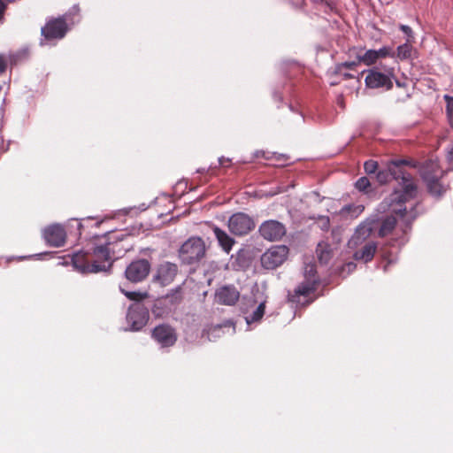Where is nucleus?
Instances as JSON below:
<instances>
[{
  "label": "nucleus",
  "mask_w": 453,
  "mask_h": 453,
  "mask_svg": "<svg viewBox=\"0 0 453 453\" xmlns=\"http://www.w3.org/2000/svg\"><path fill=\"white\" fill-rule=\"evenodd\" d=\"M111 243L94 247L88 251L58 256V265L72 266L81 273H96L108 271L111 265Z\"/></svg>",
  "instance_id": "1"
},
{
  "label": "nucleus",
  "mask_w": 453,
  "mask_h": 453,
  "mask_svg": "<svg viewBox=\"0 0 453 453\" xmlns=\"http://www.w3.org/2000/svg\"><path fill=\"white\" fill-rule=\"evenodd\" d=\"M404 165L416 167V164L411 161L401 159L390 161L386 169L379 170L376 173V179L380 184H386L391 179L398 181L401 190H395L391 195V202L396 203H403L409 199L415 197L417 194V186L415 185L412 176L404 169Z\"/></svg>",
  "instance_id": "2"
},
{
  "label": "nucleus",
  "mask_w": 453,
  "mask_h": 453,
  "mask_svg": "<svg viewBox=\"0 0 453 453\" xmlns=\"http://www.w3.org/2000/svg\"><path fill=\"white\" fill-rule=\"evenodd\" d=\"M419 171L431 195L441 196L446 191V187L441 182L444 171L441 169L437 160H426Z\"/></svg>",
  "instance_id": "3"
},
{
  "label": "nucleus",
  "mask_w": 453,
  "mask_h": 453,
  "mask_svg": "<svg viewBox=\"0 0 453 453\" xmlns=\"http://www.w3.org/2000/svg\"><path fill=\"white\" fill-rule=\"evenodd\" d=\"M206 252L204 242L200 237L187 240L179 250V256L184 264L191 265L200 261Z\"/></svg>",
  "instance_id": "4"
},
{
  "label": "nucleus",
  "mask_w": 453,
  "mask_h": 453,
  "mask_svg": "<svg viewBox=\"0 0 453 453\" xmlns=\"http://www.w3.org/2000/svg\"><path fill=\"white\" fill-rule=\"evenodd\" d=\"M393 80H395L394 69H388L387 73H382L380 68L373 67L367 71L365 82L369 88H385L390 90L393 88Z\"/></svg>",
  "instance_id": "5"
},
{
  "label": "nucleus",
  "mask_w": 453,
  "mask_h": 453,
  "mask_svg": "<svg viewBox=\"0 0 453 453\" xmlns=\"http://www.w3.org/2000/svg\"><path fill=\"white\" fill-rule=\"evenodd\" d=\"M83 226L78 219H72L64 225H58V248L73 246L81 235Z\"/></svg>",
  "instance_id": "6"
},
{
  "label": "nucleus",
  "mask_w": 453,
  "mask_h": 453,
  "mask_svg": "<svg viewBox=\"0 0 453 453\" xmlns=\"http://www.w3.org/2000/svg\"><path fill=\"white\" fill-rule=\"evenodd\" d=\"M288 248L285 245H277L270 248L261 257V265L264 268L273 270L281 265L287 259Z\"/></svg>",
  "instance_id": "7"
},
{
  "label": "nucleus",
  "mask_w": 453,
  "mask_h": 453,
  "mask_svg": "<svg viewBox=\"0 0 453 453\" xmlns=\"http://www.w3.org/2000/svg\"><path fill=\"white\" fill-rule=\"evenodd\" d=\"M377 225V219H366L362 221L355 229L354 234L348 242L349 249H357L364 242H368V238L373 233Z\"/></svg>",
  "instance_id": "8"
},
{
  "label": "nucleus",
  "mask_w": 453,
  "mask_h": 453,
  "mask_svg": "<svg viewBox=\"0 0 453 453\" xmlns=\"http://www.w3.org/2000/svg\"><path fill=\"white\" fill-rule=\"evenodd\" d=\"M351 51L356 52V58L359 62L368 66L376 64L380 59L387 57L395 58V52L392 48L388 46H384L379 50H367L365 52L353 48L350 50V52Z\"/></svg>",
  "instance_id": "9"
},
{
  "label": "nucleus",
  "mask_w": 453,
  "mask_h": 453,
  "mask_svg": "<svg viewBox=\"0 0 453 453\" xmlns=\"http://www.w3.org/2000/svg\"><path fill=\"white\" fill-rule=\"evenodd\" d=\"M228 228L234 235H246L255 228V222L249 215L237 212L229 218Z\"/></svg>",
  "instance_id": "10"
},
{
  "label": "nucleus",
  "mask_w": 453,
  "mask_h": 453,
  "mask_svg": "<svg viewBox=\"0 0 453 453\" xmlns=\"http://www.w3.org/2000/svg\"><path fill=\"white\" fill-rule=\"evenodd\" d=\"M149 318V310L143 304L135 303L129 306L127 320L133 331L141 330L147 324Z\"/></svg>",
  "instance_id": "11"
},
{
  "label": "nucleus",
  "mask_w": 453,
  "mask_h": 453,
  "mask_svg": "<svg viewBox=\"0 0 453 453\" xmlns=\"http://www.w3.org/2000/svg\"><path fill=\"white\" fill-rule=\"evenodd\" d=\"M150 271V262L147 259H138L127 265L125 271V276L128 281L138 283L147 278Z\"/></svg>",
  "instance_id": "12"
},
{
  "label": "nucleus",
  "mask_w": 453,
  "mask_h": 453,
  "mask_svg": "<svg viewBox=\"0 0 453 453\" xmlns=\"http://www.w3.org/2000/svg\"><path fill=\"white\" fill-rule=\"evenodd\" d=\"M151 338L161 347L167 348L173 346L177 342L178 335L176 330L168 324H160L151 332Z\"/></svg>",
  "instance_id": "13"
},
{
  "label": "nucleus",
  "mask_w": 453,
  "mask_h": 453,
  "mask_svg": "<svg viewBox=\"0 0 453 453\" xmlns=\"http://www.w3.org/2000/svg\"><path fill=\"white\" fill-rule=\"evenodd\" d=\"M258 231L264 239L271 242L281 240L287 233L286 226L281 222L274 219L263 222Z\"/></svg>",
  "instance_id": "14"
},
{
  "label": "nucleus",
  "mask_w": 453,
  "mask_h": 453,
  "mask_svg": "<svg viewBox=\"0 0 453 453\" xmlns=\"http://www.w3.org/2000/svg\"><path fill=\"white\" fill-rule=\"evenodd\" d=\"M177 273V265L170 262H165L158 265L157 273L154 276V281L162 287L168 286L174 280Z\"/></svg>",
  "instance_id": "15"
},
{
  "label": "nucleus",
  "mask_w": 453,
  "mask_h": 453,
  "mask_svg": "<svg viewBox=\"0 0 453 453\" xmlns=\"http://www.w3.org/2000/svg\"><path fill=\"white\" fill-rule=\"evenodd\" d=\"M57 42V17H50L41 28L39 45L52 47Z\"/></svg>",
  "instance_id": "16"
},
{
  "label": "nucleus",
  "mask_w": 453,
  "mask_h": 453,
  "mask_svg": "<svg viewBox=\"0 0 453 453\" xmlns=\"http://www.w3.org/2000/svg\"><path fill=\"white\" fill-rule=\"evenodd\" d=\"M215 296L220 304L234 305L240 298V292L234 286H223L216 291Z\"/></svg>",
  "instance_id": "17"
},
{
  "label": "nucleus",
  "mask_w": 453,
  "mask_h": 453,
  "mask_svg": "<svg viewBox=\"0 0 453 453\" xmlns=\"http://www.w3.org/2000/svg\"><path fill=\"white\" fill-rule=\"evenodd\" d=\"M360 248H357L353 258L357 261H362L364 263L371 262L378 250V243L375 241H368L360 245Z\"/></svg>",
  "instance_id": "18"
},
{
  "label": "nucleus",
  "mask_w": 453,
  "mask_h": 453,
  "mask_svg": "<svg viewBox=\"0 0 453 453\" xmlns=\"http://www.w3.org/2000/svg\"><path fill=\"white\" fill-rule=\"evenodd\" d=\"M80 15L79 9L73 7L68 13L64 14L62 17H58V40L62 39L70 26L79 22Z\"/></svg>",
  "instance_id": "19"
},
{
  "label": "nucleus",
  "mask_w": 453,
  "mask_h": 453,
  "mask_svg": "<svg viewBox=\"0 0 453 453\" xmlns=\"http://www.w3.org/2000/svg\"><path fill=\"white\" fill-rule=\"evenodd\" d=\"M316 290V280H305L296 288L293 294L289 295V301L293 303H301V296L308 297Z\"/></svg>",
  "instance_id": "20"
},
{
  "label": "nucleus",
  "mask_w": 453,
  "mask_h": 453,
  "mask_svg": "<svg viewBox=\"0 0 453 453\" xmlns=\"http://www.w3.org/2000/svg\"><path fill=\"white\" fill-rule=\"evenodd\" d=\"M212 231L221 249L226 253H229L233 248V245L235 243V241L230 237L224 230L220 229L215 225L212 226Z\"/></svg>",
  "instance_id": "21"
},
{
  "label": "nucleus",
  "mask_w": 453,
  "mask_h": 453,
  "mask_svg": "<svg viewBox=\"0 0 453 453\" xmlns=\"http://www.w3.org/2000/svg\"><path fill=\"white\" fill-rule=\"evenodd\" d=\"M42 238L50 247H57V223H52L42 229Z\"/></svg>",
  "instance_id": "22"
},
{
  "label": "nucleus",
  "mask_w": 453,
  "mask_h": 453,
  "mask_svg": "<svg viewBox=\"0 0 453 453\" xmlns=\"http://www.w3.org/2000/svg\"><path fill=\"white\" fill-rule=\"evenodd\" d=\"M316 254L320 264H327L332 257V250L328 243L319 242L316 249Z\"/></svg>",
  "instance_id": "23"
},
{
  "label": "nucleus",
  "mask_w": 453,
  "mask_h": 453,
  "mask_svg": "<svg viewBox=\"0 0 453 453\" xmlns=\"http://www.w3.org/2000/svg\"><path fill=\"white\" fill-rule=\"evenodd\" d=\"M395 226H396V219L394 216L386 217L380 224L379 233H378L379 236L380 237L387 236L395 229Z\"/></svg>",
  "instance_id": "24"
},
{
  "label": "nucleus",
  "mask_w": 453,
  "mask_h": 453,
  "mask_svg": "<svg viewBox=\"0 0 453 453\" xmlns=\"http://www.w3.org/2000/svg\"><path fill=\"white\" fill-rule=\"evenodd\" d=\"M364 210L365 206L362 204H348L341 209L340 214L343 217L356 219L364 211Z\"/></svg>",
  "instance_id": "25"
},
{
  "label": "nucleus",
  "mask_w": 453,
  "mask_h": 453,
  "mask_svg": "<svg viewBox=\"0 0 453 453\" xmlns=\"http://www.w3.org/2000/svg\"><path fill=\"white\" fill-rule=\"evenodd\" d=\"M411 40L407 39V42L396 49V53H395V57L400 60H405L411 57L412 53V46L411 44Z\"/></svg>",
  "instance_id": "26"
},
{
  "label": "nucleus",
  "mask_w": 453,
  "mask_h": 453,
  "mask_svg": "<svg viewBox=\"0 0 453 453\" xmlns=\"http://www.w3.org/2000/svg\"><path fill=\"white\" fill-rule=\"evenodd\" d=\"M182 300L183 296L181 287L176 288L165 296V301L171 305H178L182 302Z\"/></svg>",
  "instance_id": "27"
},
{
  "label": "nucleus",
  "mask_w": 453,
  "mask_h": 453,
  "mask_svg": "<svg viewBox=\"0 0 453 453\" xmlns=\"http://www.w3.org/2000/svg\"><path fill=\"white\" fill-rule=\"evenodd\" d=\"M265 302H262L250 315L246 317L247 323L251 324L259 321L265 314Z\"/></svg>",
  "instance_id": "28"
},
{
  "label": "nucleus",
  "mask_w": 453,
  "mask_h": 453,
  "mask_svg": "<svg viewBox=\"0 0 453 453\" xmlns=\"http://www.w3.org/2000/svg\"><path fill=\"white\" fill-rule=\"evenodd\" d=\"M121 293L129 300L135 301V302H141L148 297L147 292H141V291H127L124 289L122 287H120Z\"/></svg>",
  "instance_id": "29"
},
{
  "label": "nucleus",
  "mask_w": 453,
  "mask_h": 453,
  "mask_svg": "<svg viewBox=\"0 0 453 453\" xmlns=\"http://www.w3.org/2000/svg\"><path fill=\"white\" fill-rule=\"evenodd\" d=\"M355 186L359 191L368 193L371 182L367 177H361L357 180Z\"/></svg>",
  "instance_id": "30"
},
{
  "label": "nucleus",
  "mask_w": 453,
  "mask_h": 453,
  "mask_svg": "<svg viewBox=\"0 0 453 453\" xmlns=\"http://www.w3.org/2000/svg\"><path fill=\"white\" fill-rule=\"evenodd\" d=\"M378 162L374 160H367L365 162L364 168L367 174H373L377 173Z\"/></svg>",
  "instance_id": "31"
},
{
  "label": "nucleus",
  "mask_w": 453,
  "mask_h": 453,
  "mask_svg": "<svg viewBox=\"0 0 453 453\" xmlns=\"http://www.w3.org/2000/svg\"><path fill=\"white\" fill-rule=\"evenodd\" d=\"M359 64H361V62H359L358 59H357V61L344 62L337 66V71L341 73L342 68L354 70Z\"/></svg>",
  "instance_id": "32"
},
{
  "label": "nucleus",
  "mask_w": 453,
  "mask_h": 453,
  "mask_svg": "<svg viewBox=\"0 0 453 453\" xmlns=\"http://www.w3.org/2000/svg\"><path fill=\"white\" fill-rule=\"evenodd\" d=\"M444 100L446 101V112L449 118L453 117V96L445 95Z\"/></svg>",
  "instance_id": "33"
},
{
  "label": "nucleus",
  "mask_w": 453,
  "mask_h": 453,
  "mask_svg": "<svg viewBox=\"0 0 453 453\" xmlns=\"http://www.w3.org/2000/svg\"><path fill=\"white\" fill-rule=\"evenodd\" d=\"M56 251H45L41 252L33 256H30L29 257H35L37 259H50L55 257Z\"/></svg>",
  "instance_id": "34"
},
{
  "label": "nucleus",
  "mask_w": 453,
  "mask_h": 453,
  "mask_svg": "<svg viewBox=\"0 0 453 453\" xmlns=\"http://www.w3.org/2000/svg\"><path fill=\"white\" fill-rule=\"evenodd\" d=\"M8 67V60L5 55L0 54V76L5 73Z\"/></svg>",
  "instance_id": "35"
},
{
  "label": "nucleus",
  "mask_w": 453,
  "mask_h": 453,
  "mask_svg": "<svg viewBox=\"0 0 453 453\" xmlns=\"http://www.w3.org/2000/svg\"><path fill=\"white\" fill-rule=\"evenodd\" d=\"M399 28L408 36V39L411 41L413 38L412 29L406 25H400Z\"/></svg>",
  "instance_id": "36"
},
{
  "label": "nucleus",
  "mask_w": 453,
  "mask_h": 453,
  "mask_svg": "<svg viewBox=\"0 0 453 453\" xmlns=\"http://www.w3.org/2000/svg\"><path fill=\"white\" fill-rule=\"evenodd\" d=\"M7 8V4L4 0H0V23L4 19V13Z\"/></svg>",
  "instance_id": "37"
},
{
  "label": "nucleus",
  "mask_w": 453,
  "mask_h": 453,
  "mask_svg": "<svg viewBox=\"0 0 453 453\" xmlns=\"http://www.w3.org/2000/svg\"><path fill=\"white\" fill-rule=\"evenodd\" d=\"M377 67L380 68V71L382 72V73H387V70L388 69H394L395 70L394 66L388 65L386 63H383L382 61H380L379 63V65Z\"/></svg>",
  "instance_id": "38"
},
{
  "label": "nucleus",
  "mask_w": 453,
  "mask_h": 453,
  "mask_svg": "<svg viewBox=\"0 0 453 453\" xmlns=\"http://www.w3.org/2000/svg\"><path fill=\"white\" fill-rule=\"evenodd\" d=\"M321 223H322V225H321V228H322L323 230H326H326H328V228H329V225H330V223H329V218H328V217H324V218H322V219H321Z\"/></svg>",
  "instance_id": "39"
},
{
  "label": "nucleus",
  "mask_w": 453,
  "mask_h": 453,
  "mask_svg": "<svg viewBox=\"0 0 453 453\" xmlns=\"http://www.w3.org/2000/svg\"><path fill=\"white\" fill-rule=\"evenodd\" d=\"M219 165H222V166H226V164L229 163V159L228 158H225V157H220L219 159Z\"/></svg>",
  "instance_id": "40"
},
{
  "label": "nucleus",
  "mask_w": 453,
  "mask_h": 453,
  "mask_svg": "<svg viewBox=\"0 0 453 453\" xmlns=\"http://www.w3.org/2000/svg\"><path fill=\"white\" fill-rule=\"evenodd\" d=\"M448 158L451 160L453 158V149L449 151Z\"/></svg>",
  "instance_id": "41"
},
{
  "label": "nucleus",
  "mask_w": 453,
  "mask_h": 453,
  "mask_svg": "<svg viewBox=\"0 0 453 453\" xmlns=\"http://www.w3.org/2000/svg\"><path fill=\"white\" fill-rule=\"evenodd\" d=\"M381 252H382L381 256H382L383 259H388V254L384 251L383 249H381Z\"/></svg>",
  "instance_id": "42"
},
{
  "label": "nucleus",
  "mask_w": 453,
  "mask_h": 453,
  "mask_svg": "<svg viewBox=\"0 0 453 453\" xmlns=\"http://www.w3.org/2000/svg\"><path fill=\"white\" fill-rule=\"evenodd\" d=\"M398 213L403 217L405 215L406 213V208H404L403 210H399Z\"/></svg>",
  "instance_id": "43"
},
{
  "label": "nucleus",
  "mask_w": 453,
  "mask_h": 453,
  "mask_svg": "<svg viewBox=\"0 0 453 453\" xmlns=\"http://www.w3.org/2000/svg\"><path fill=\"white\" fill-rule=\"evenodd\" d=\"M343 76H344L345 79H351V78H353V75L349 74V73H344Z\"/></svg>",
  "instance_id": "44"
},
{
  "label": "nucleus",
  "mask_w": 453,
  "mask_h": 453,
  "mask_svg": "<svg viewBox=\"0 0 453 453\" xmlns=\"http://www.w3.org/2000/svg\"><path fill=\"white\" fill-rule=\"evenodd\" d=\"M396 85H397L398 87H402V83H401L400 81H396Z\"/></svg>",
  "instance_id": "45"
},
{
  "label": "nucleus",
  "mask_w": 453,
  "mask_h": 453,
  "mask_svg": "<svg viewBox=\"0 0 453 453\" xmlns=\"http://www.w3.org/2000/svg\"><path fill=\"white\" fill-rule=\"evenodd\" d=\"M315 2H323L324 0H314Z\"/></svg>",
  "instance_id": "46"
},
{
  "label": "nucleus",
  "mask_w": 453,
  "mask_h": 453,
  "mask_svg": "<svg viewBox=\"0 0 453 453\" xmlns=\"http://www.w3.org/2000/svg\"><path fill=\"white\" fill-rule=\"evenodd\" d=\"M2 89H3V87H2V85H0V92L2 91Z\"/></svg>",
  "instance_id": "47"
}]
</instances>
